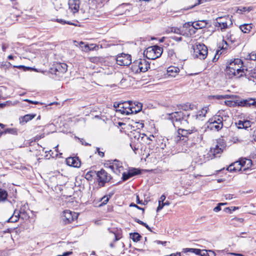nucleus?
Returning <instances> with one entry per match:
<instances>
[{"label":"nucleus","mask_w":256,"mask_h":256,"mask_svg":"<svg viewBox=\"0 0 256 256\" xmlns=\"http://www.w3.org/2000/svg\"><path fill=\"white\" fill-rule=\"evenodd\" d=\"M134 138L136 139L138 141L141 142L142 141H145L146 139H148V138L144 134H140L139 132H136L134 133Z\"/></svg>","instance_id":"a878e982"},{"label":"nucleus","mask_w":256,"mask_h":256,"mask_svg":"<svg viewBox=\"0 0 256 256\" xmlns=\"http://www.w3.org/2000/svg\"><path fill=\"white\" fill-rule=\"evenodd\" d=\"M250 76L256 79V70H254L253 71L251 72Z\"/></svg>","instance_id":"e2e57ef3"},{"label":"nucleus","mask_w":256,"mask_h":256,"mask_svg":"<svg viewBox=\"0 0 256 256\" xmlns=\"http://www.w3.org/2000/svg\"><path fill=\"white\" fill-rule=\"evenodd\" d=\"M97 151H98V154L100 155V156L101 157H103L104 156V152H100V150L99 148H97Z\"/></svg>","instance_id":"338daca9"},{"label":"nucleus","mask_w":256,"mask_h":256,"mask_svg":"<svg viewBox=\"0 0 256 256\" xmlns=\"http://www.w3.org/2000/svg\"><path fill=\"white\" fill-rule=\"evenodd\" d=\"M232 16H226L222 17H218L216 19L215 26L220 28L222 31L224 30L226 28L232 24Z\"/></svg>","instance_id":"423d86ee"},{"label":"nucleus","mask_w":256,"mask_h":256,"mask_svg":"<svg viewBox=\"0 0 256 256\" xmlns=\"http://www.w3.org/2000/svg\"><path fill=\"white\" fill-rule=\"evenodd\" d=\"M120 104H121V102H114V108H116V110L120 108Z\"/></svg>","instance_id":"052dcab7"},{"label":"nucleus","mask_w":256,"mask_h":256,"mask_svg":"<svg viewBox=\"0 0 256 256\" xmlns=\"http://www.w3.org/2000/svg\"><path fill=\"white\" fill-rule=\"evenodd\" d=\"M116 60L118 65L128 66L132 63L131 56L122 53L117 56Z\"/></svg>","instance_id":"9b49d317"},{"label":"nucleus","mask_w":256,"mask_h":256,"mask_svg":"<svg viewBox=\"0 0 256 256\" xmlns=\"http://www.w3.org/2000/svg\"><path fill=\"white\" fill-rule=\"evenodd\" d=\"M228 43L226 42V41L223 40L222 41V46L220 47L221 48V50H226L228 48Z\"/></svg>","instance_id":"09e8293b"},{"label":"nucleus","mask_w":256,"mask_h":256,"mask_svg":"<svg viewBox=\"0 0 256 256\" xmlns=\"http://www.w3.org/2000/svg\"><path fill=\"white\" fill-rule=\"evenodd\" d=\"M78 139L80 140V142H81V144H84V146H90V145L89 144L84 142V140L83 138H81V139L78 138Z\"/></svg>","instance_id":"0e129e2a"},{"label":"nucleus","mask_w":256,"mask_h":256,"mask_svg":"<svg viewBox=\"0 0 256 256\" xmlns=\"http://www.w3.org/2000/svg\"><path fill=\"white\" fill-rule=\"evenodd\" d=\"M78 214L70 210H66L62 212V222L64 224H70L78 218Z\"/></svg>","instance_id":"1a4fd4ad"},{"label":"nucleus","mask_w":256,"mask_h":256,"mask_svg":"<svg viewBox=\"0 0 256 256\" xmlns=\"http://www.w3.org/2000/svg\"><path fill=\"white\" fill-rule=\"evenodd\" d=\"M208 55L207 47L203 44H196L194 48V56L200 60H204Z\"/></svg>","instance_id":"6e6552de"},{"label":"nucleus","mask_w":256,"mask_h":256,"mask_svg":"<svg viewBox=\"0 0 256 256\" xmlns=\"http://www.w3.org/2000/svg\"><path fill=\"white\" fill-rule=\"evenodd\" d=\"M237 209H238V207H235V206H234V207L232 206L230 208L228 207V208H224V211L227 213H231L232 211H234Z\"/></svg>","instance_id":"c03bdc74"},{"label":"nucleus","mask_w":256,"mask_h":256,"mask_svg":"<svg viewBox=\"0 0 256 256\" xmlns=\"http://www.w3.org/2000/svg\"><path fill=\"white\" fill-rule=\"evenodd\" d=\"M233 221L232 224L234 226H240V224H242L244 220L242 218H234L232 220Z\"/></svg>","instance_id":"7c9ffc66"},{"label":"nucleus","mask_w":256,"mask_h":256,"mask_svg":"<svg viewBox=\"0 0 256 256\" xmlns=\"http://www.w3.org/2000/svg\"><path fill=\"white\" fill-rule=\"evenodd\" d=\"M179 72V68L174 66H169L167 69L168 74L172 77H174Z\"/></svg>","instance_id":"393cba45"},{"label":"nucleus","mask_w":256,"mask_h":256,"mask_svg":"<svg viewBox=\"0 0 256 256\" xmlns=\"http://www.w3.org/2000/svg\"><path fill=\"white\" fill-rule=\"evenodd\" d=\"M18 216H20V217L23 220L28 218V215L27 214L24 208H20V210H18Z\"/></svg>","instance_id":"2f4dec72"},{"label":"nucleus","mask_w":256,"mask_h":256,"mask_svg":"<svg viewBox=\"0 0 256 256\" xmlns=\"http://www.w3.org/2000/svg\"><path fill=\"white\" fill-rule=\"evenodd\" d=\"M135 221L138 222V224L144 226V227H146L148 230H150V232H152L151 228L150 227H149V226L145 222H142V220H138V219H137L136 218L135 220Z\"/></svg>","instance_id":"e433bc0d"},{"label":"nucleus","mask_w":256,"mask_h":256,"mask_svg":"<svg viewBox=\"0 0 256 256\" xmlns=\"http://www.w3.org/2000/svg\"><path fill=\"white\" fill-rule=\"evenodd\" d=\"M130 109L131 110V114H136L140 112L142 109V105L141 103L138 102H133L132 101H130Z\"/></svg>","instance_id":"412c9836"},{"label":"nucleus","mask_w":256,"mask_h":256,"mask_svg":"<svg viewBox=\"0 0 256 256\" xmlns=\"http://www.w3.org/2000/svg\"><path fill=\"white\" fill-rule=\"evenodd\" d=\"M239 166H241V165H235L234 164V162L232 164H230L228 167V168H226V170H228V171H230V172H238V171H240V170H242V168H240V169L238 168H240Z\"/></svg>","instance_id":"cd10ccee"},{"label":"nucleus","mask_w":256,"mask_h":256,"mask_svg":"<svg viewBox=\"0 0 256 256\" xmlns=\"http://www.w3.org/2000/svg\"><path fill=\"white\" fill-rule=\"evenodd\" d=\"M4 133H5V134L8 133V134H16L17 130L16 129H14V128H7L4 130Z\"/></svg>","instance_id":"79ce46f5"},{"label":"nucleus","mask_w":256,"mask_h":256,"mask_svg":"<svg viewBox=\"0 0 256 256\" xmlns=\"http://www.w3.org/2000/svg\"><path fill=\"white\" fill-rule=\"evenodd\" d=\"M110 198V195H109L108 196H105L104 197H102L101 199V202H102L101 205L106 204L108 203V202Z\"/></svg>","instance_id":"58836bf2"},{"label":"nucleus","mask_w":256,"mask_h":256,"mask_svg":"<svg viewBox=\"0 0 256 256\" xmlns=\"http://www.w3.org/2000/svg\"><path fill=\"white\" fill-rule=\"evenodd\" d=\"M224 148V146L223 145L220 144V146L217 144L214 148H211L210 150V155H212V158L219 157V154L222 152Z\"/></svg>","instance_id":"f3484780"},{"label":"nucleus","mask_w":256,"mask_h":256,"mask_svg":"<svg viewBox=\"0 0 256 256\" xmlns=\"http://www.w3.org/2000/svg\"><path fill=\"white\" fill-rule=\"evenodd\" d=\"M171 31L172 32L176 34H180V29L177 28H172Z\"/></svg>","instance_id":"864d4df0"},{"label":"nucleus","mask_w":256,"mask_h":256,"mask_svg":"<svg viewBox=\"0 0 256 256\" xmlns=\"http://www.w3.org/2000/svg\"><path fill=\"white\" fill-rule=\"evenodd\" d=\"M128 170L130 172V176H132L141 174V170L138 168H132Z\"/></svg>","instance_id":"473e14b6"},{"label":"nucleus","mask_w":256,"mask_h":256,"mask_svg":"<svg viewBox=\"0 0 256 256\" xmlns=\"http://www.w3.org/2000/svg\"><path fill=\"white\" fill-rule=\"evenodd\" d=\"M134 66H138L140 72H144L150 68V64L146 60L139 59L134 62Z\"/></svg>","instance_id":"2eb2a0df"},{"label":"nucleus","mask_w":256,"mask_h":256,"mask_svg":"<svg viewBox=\"0 0 256 256\" xmlns=\"http://www.w3.org/2000/svg\"><path fill=\"white\" fill-rule=\"evenodd\" d=\"M192 252H194V248H183L182 250V252L187 254L188 252L192 253Z\"/></svg>","instance_id":"8fccbe9b"},{"label":"nucleus","mask_w":256,"mask_h":256,"mask_svg":"<svg viewBox=\"0 0 256 256\" xmlns=\"http://www.w3.org/2000/svg\"><path fill=\"white\" fill-rule=\"evenodd\" d=\"M225 197L226 200H231L232 198V195L230 194L226 195Z\"/></svg>","instance_id":"774afa93"},{"label":"nucleus","mask_w":256,"mask_h":256,"mask_svg":"<svg viewBox=\"0 0 256 256\" xmlns=\"http://www.w3.org/2000/svg\"><path fill=\"white\" fill-rule=\"evenodd\" d=\"M208 256H215V253L212 250H208Z\"/></svg>","instance_id":"69168bd1"},{"label":"nucleus","mask_w":256,"mask_h":256,"mask_svg":"<svg viewBox=\"0 0 256 256\" xmlns=\"http://www.w3.org/2000/svg\"><path fill=\"white\" fill-rule=\"evenodd\" d=\"M208 128L218 131L223 127V118L220 116H215L210 118L207 123Z\"/></svg>","instance_id":"20e7f679"},{"label":"nucleus","mask_w":256,"mask_h":256,"mask_svg":"<svg viewBox=\"0 0 256 256\" xmlns=\"http://www.w3.org/2000/svg\"><path fill=\"white\" fill-rule=\"evenodd\" d=\"M235 165H241L239 166L240 168H242V171L246 172L247 170L250 169L252 166V160L250 159L244 158H241L238 161L234 162Z\"/></svg>","instance_id":"f8f14e48"},{"label":"nucleus","mask_w":256,"mask_h":256,"mask_svg":"<svg viewBox=\"0 0 256 256\" xmlns=\"http://www.w3.org/2000/svg\"><path fill=\"white\" fill-rule=\"evenodd\" d=\"M131 177H132V176H130V172H129V170L128 171V173L124 172L122 174V178L124 181L128 180Z\"/></svg>","instance_id":"37998d69"},{"label":"nucleus","mask_w":256,"mask_h":256,"mask_svg":"<svg viewBox=\"0 0 256 256\" xmlns=\"http://www.w3.org/2000/svg\"><path fill=\"white\" fill-rule=\"evenodd\" d=\"M130 108V101L124 102H121L120 104V108L116 109V112H119L122 114L128 115L131 114Z\"/></svg>","instance_id":"dca6fc26"},{"label":"nucleus","mask_w":256,"mask_h":256,"mask_svg":"<svg viewBox=\"0 0 256 256\" xmlns=\"http://www.w3.org/2000/svg\"><path fill=\"white\" fill-rule=\"evenodd\" d=\"M252 10L251 7H240L237 10V12L239 14H242L243 12H250Z\"/></svg>","instance_id":"c9c22d12"},{"label":"nucleus","mask_w":256,"mask_h":256,"mask_svg":"<svg viewBox=\"0 0 256 256\" xmlns=\"http://www.w3.org/2000/svg\"><path fill=\"white\" fill-rule=\"evenodd\" d=\"M192 253L196 255L200 256L202 253V250L198 248H194V252H192Z\"/></svg>","instance_id":"603ef678"},{"label":"nucleus","mask_w":256,"mask_h":256,"mask_svg":"<svg viewBox=\"0 0 256 256\" xmlns=\"http://www.w3.org/2000/svg\"><path fill=\"white\" fill-rule=\"evenodd\" d=\"M194 131H196L194 128L191 130H185L180 128L178 129L176 136L174 138V141L176 142H178L181 140L186 142L188 140V135Z\"/></svg>","instance_id":"0eeeda50"},{"label":"nucleus","mask_w":256,"mask_h":256,"mask_svg":"<svg viewBox=\"0 0 256 256\" xmlns=\"http://www.w3.org/2000/svg\"><path fill=\"white\" fill-rule=\"evenodd\" d=\"M208 24V20H202L193 22L192 26L194 28L198 30L206 28Z\"/></svg>","instance_id":"4be33fe9"},{"label":"nucleus","mask_w":256,"mask_h":256,"mask_svg":"<svg viewBox=\"0 0 256 256\" xmlns=\"http://www.w3.org/2000/svg\"><path fill=\"white\" fill-rule=\"evenodd\" d=\"M225 104L226 106H229L234 107L237 106V104H236V100L234 101L232 100H226L225 101Z\"/></svg>","instance_id":"a19ab883"},{"label":"nucleus","mask_w":256,"mask_h":256,"mask_svg":"<svg viewBox=\"0 0 256 256\" xmlns=\"http://www.w3.org/2000/svg\"><path fill=\"white\" fill-rule=\"evenodd\" d=\"M208 250H202V253L201 254H200V256H208Z\"/></svg>","instance_id":"4d7b16f0"},{"label":"nucleus","mask_w":256,"mask_h":256,"mask_svg":"<svg viewBox=\"0 0 256 256\" xmlns=\"http://www.w3.org/2000/svg\"><path fill=\"white\" fill-rule=\"evenodd\" d=\"M132 69L133 70V71H135L136 72H139V69L138 68V66H134V62L133 63L132 65Z\"/></svg>","instance_id":"bf43d9fd"},{"label":"nucleus","mask_w":256,"mask_h":256,"mask_svg":"<svg viewBox=\"0 0 256 256\" xmlns=\"http://www.w3.org/2000/svg\"><path fill=\"white\" fill-rule=\"evenodd\" d=\"M92 172H88L86 174V178L88 180H92Z\"/></svg>","instance_id":"3c124183"},{"label":"nucleus","mask_w":256,"mask_h":256,"mask_svg":"<svg viewBox=\"0 0 256 256\" xmlns=\"http://www.w3.org/2000/svg\"><path fill=\"white\" fill-rule=\"evenodd\" d=\"M141 238L140 235L137 233L135 232L134 234H130V238L134 241V242H138L140 240V238Z\"/></svg>","instance_id":"f704fd0d"},{"label":"nucleus","mask_w":256,"mask_h":256,"mask_svg":"<svg viewBox=\"0 0 256 256\" xmlns=\"http://www.w3.org/2000/svg\"><path fill=\"white\" fill-rule=\"evenodd\" d=\"M130 207H132V206L135 207V208H138L139 210H142V212L144 213V208H142L138 206V205L134 204V203H131L130 204Z\"/></svg>","instance_id":"5fc2aeb1"},{"label":"nucleus","mask_w":256,"mask_h":256,"mask_svg":"<svg viewBox=\"0 0 256 256\" xmlns=\"http://www.w3.org/2000/svg\"><path fill=\"white\" fill-rule=\"evenodd\" d=\"M136 203L140 204H145L144 202H142V200H140L138 196H136Z\"/></svg>","instance_id":"13d9d810"},{"label":"nucleus","mask_w":256,"mask_h":256,"mask_svg":"<svg viewBox=\"0 0 256 256\" xmlns=\"http://www.w3.org/2000/svg\"><path fill=\"white\" fill-rule=\"evenodd\" d=\"M144 126V124L142 122H136V127L138 128V129H140V128H142Z\"/></svg>","instance_id":"6e6d98bb"},{"label":"nucleus","mask_w":256,"mask_h":256,"mask_svg":"<svg viewBox=\"0 0 256 256\" xmlns=\"http://www.w3.org/2000/svg\"><path fill=\"white\" fill-rule=\"evenodd\" d=\"M36 116V114H28L19 118L20 123L22 125L32 120Z\"/></svg>","instance_id":"5701e85b"},{"label":"nucleus","mask_w":256,"mask_h":256,"mask_svg":"<svg viewBox=\"0 0 256 256\" xmlns=\"http://www.w3.org/2000/svg\"><path fill=\"white\" fill-rule=\"evenodd\" d=\"M252 24H242L240 26V30L245 34H248L250 32L252 28Z\"/></svg>","instance_id":"bb28decb"},{"label":"nucleus","mask_w":256,"mask_h":256,"mask_svg":"<svg viewBox=\"0 0 256 256\" xmlns=\"http://www.w3.org/2000/svg\"><path fill=\"white\" fill-rule=\"evenodd\" d=\"M247 59L250 60H256V52H252L247 56Z\"/></svg>","instance_id":"ea45409f"},{"label":"nucleus","mask_w":256,"mask_h":256,"mask_svg":"<svg viewBox=\"0 0 256 256\" xmlns=\"http://www.w3.org/2000/svg\"><path fill=\"white\" fill-rule=\"evenodd\" d=\"M66 164L74 168H79L80 166V161L78 157H70L66 159Z\"/></svg>","instance_id":"6ab92c4d"},{"label":"nucleus","mask_w":256,"mask_h":256,"mask_svg":"<svg viewBox=\"0 0 256 256\" xmlns=\"http://www.w3.org/2000/svg\"><path fill=\"white\" fill-rule=\"evenodd\" d=\"M98 178V180L100 186H103L106 182H108L111 179L110 175L108 174L105 170L102 169L96 172Z\"/></svg>","instance_id":"9d476101"},{"label":"nucleus","mask_w":256,"mask_h":256,"mask_svg":"<svg viewBox=\"0 0 256 256\" xmlns=\"http://www.w3.org/2000/svg\"><path fill=\"white\" fill-rule=\"evenodd\" d=\"M250 122L249 120H246L244 122L240 120L238 122V128H246L250 126Z\"/></svg>","instance_id":"c756f323"},{"label":"nucleus","mask_w":256,"mask_h":256,"mask_svg":"<svg viewBox=\"0 0 256 256\" xmlns=\"http://www.w3.org/2000/svg\"><path fill=\"white\" fill-rule=\"evenodd\" d=\"M56 22H59V23H60L62 24H70V25H72L74 24H72V22H68V21H66L62 19H60V18H57L56 20Z\"/></svg>","instance_id":"49530a36"},{"label":"nucleus","mask_w":256,"mask_h":256,"mask_svg":"<svg viewBox=\"0 0 256 256\" xmlns=\"http://www.w3.org/2000/svg\"><path fill=\"white\" fill-rule=\"evenodd\" d=\"M8 196V192L5 190L0 188V202L5 201Z\"/></svg>","instance_id":"c85d7f7f"},{"label":"nucleus","mask_w":256,"mask_h":256,"mask_svg":"<svg viewBox=\"0 0 256 256\" xmlns=\"http://www.w3.org/2000/svg\"><path fill=\"white\" fill-rule=\"evenodd\" d=\"M109 168L116 174L120 173L123 170L122 162L116 160L113 161Z\"/></svg>","instance_id":"a211bd4d"},{"label":"nucleus","mask_w":256,"mask_h":256,"mask_svg":"<svg viewBox=\"0 0 256 256\" xmlns=\"http://www.w3.org/2000/svg\"><path fill=\"white\" fill-rule=\"evenodd\" d=\"M128 6H129V5L124 4L120 6L116 10V13L118 14H126L127 12H130V10L127 8Z\"/></svg>","instance_id":"b1692460"},{"label":"nucleus","mask_w":256,"mask_h":256,"mask_svg":"<svg viewBox=\"0 0 256 256\" xmlns=\"http://www.w3.org/2000/svg\"><path fill=\"white\" fill-rule=\"evenodd\" d=\"M20 218V216H18V215L12 216V217H10L8 219V222H16Z\"/></svg>","instance_id":"4c0bfd02"},{"label":"nucleus","mask_w":256,"mask_h":256,"mask_svg":"<svg viewBox=\"0 0 256 256\" xmlns=\"http://www.w3.org/2000/svg\"><path fill=\"white\" fill-rule=\"evenodd\" d=\"M209 110L208 106H204L200 110L198 111L196 114L192 116L193 120H202L206 117V114Z\"/></svg>","instance_id":"4468645a"},{"label":"nucleus","mask_w":256,"mask_h":256,"mask_svg":"<svg viewBox=\"0 0 256 256\" xmlns=\"http://www.w3.org/2000/svg\"><path fill=\"white\" fill-rule=\"evenodd\" d=\"M242 61L240 58H235L230 60L227 63L225 69L226 75L230 78H238L245 74L244 68H242Z\"/></svg>","instance_id":"f257e3e1"},{"label":"nucleus","mask_w":256,"mask_h":256,"mask_svg":"<svg viewBox=\"0 0 256 256\" xmlns=\"http://www.w3.org/2000/svg\"><path fill=\"white\" fill-rule=\"evenodd\" d=\"M226 204V203H219L214 208V211L218 212L221 210V206Z\"/></svg>","instance_id":"de8ad7c7"},{"label":"nucleus","mask_w":256,"mask_h":256,"mask_svg":"<svg viewBox=\"0 0 256 256\" xmlns=\"http://www.w3.org/2000/svg\"><path fill=\"white\" fill-rule=\"evenodd\" d=\"M68 4L69 8L74 14L78 11L80 6V0H69Z\"/></svg>","instance_id":"aec40b11"},{"label":"nucleus","mask_w":256,"mask_h":256,"mask_svg":"<svg viewBox=\"0 0 256 256\" xmlns=\"http://www.w3.org/2000/svg\"><path fill=\"white\" fill-rule=\"evenodd\" d=\"M10 103V102L8 101H7L6 102L4 103H2V104H0V108H4V107H5L6 106L8 105Z\"/></svg>","instance_id":"680f3d73"},{"label":"nucleus","mask_w":256,"mask_h":256,"mask_svg":"<svg viewBox=\"0 0 256 256\" xmlns=\"http://www.w3.org/2000/svg\"><path fill=\"white\" fill-rule=\"evenodd\" d=\"M162 53V48L158 46L149 47L144 52V54L149 60H155L160 57Z\"/></svg>","instance_id":"39448f33"},{"label":"nucleus","mask_w":256,"mask_h":256,"mask_svg":"<svg viewBox=\"0 0 256 256\" xmlns=\"http://www.w3.org/2000/svg\"><path fill=\"white\" fill-rule=\"evenodd\" d=\"M236 104L238 106L248 108L253 106L256 108V100L252 98L240 100H236Z\"/></svg>","instance_id":"ddd939ff"},{"label":"nucleus","mask_w":256,"mask_h":256,"mask_svg":"<svg viewBox=\"0 0 256 256\" xmlns=\"http://www.w3.org/2000/svg\"><path fill=\"white\" fill-rule=\"evenodd\" d=\"M158 203H159V204L156 209L157 212H158L160 211L161 210H162L164 206H169L170 204V202L168 201H166V202H161V200H159Z\"/></svg>","instance_id":"72a5a7b5"},{"label":"nucleus","mask_w":256,"mask_h":256,"mask_svg":"<svg viewBox=\"0 0 256 256\" xmlns=\"http://www.w3.org/2000/svg\"><path fill=\"white\" fill-rule=\"evenodd\" d=\"M194 106L190 104H186L182 106V109L185 111H187L188 110H192L194 108Z\"/></svg>","instance_id":"a18cd8bd"},{"label":"nucleus","mask_w":256,"mask_h":256,"mask_svg":"<svg viewBox=\"0 0 256 256\" xmlns=\"http://www.w3.org/2000/svg\"><path fill=\"white\" fill-rule=\"evenodd\" d=\"M168 118L172 120L175 127H178L180 124L186 123L187 121V120L186 119V114L181 111L176 112L170 114Z\"/></svg>","instance_id":"7ed1b4c3"},{"label":"nucleus","mask_w":256,"mask_h":256,"mask_svg":"<svg viewBox=\"0 0 256 256\" xmlns=\"http://www.w3.org/2000/svg\"><path fill=\"white\" fill-rule=\"evenodd\" d=\"M68 70V66L65 63H56L50 68V72L56 76V78L61 79Z\"/></svg>","instance_id":"f03ea898"}]
</instances>
